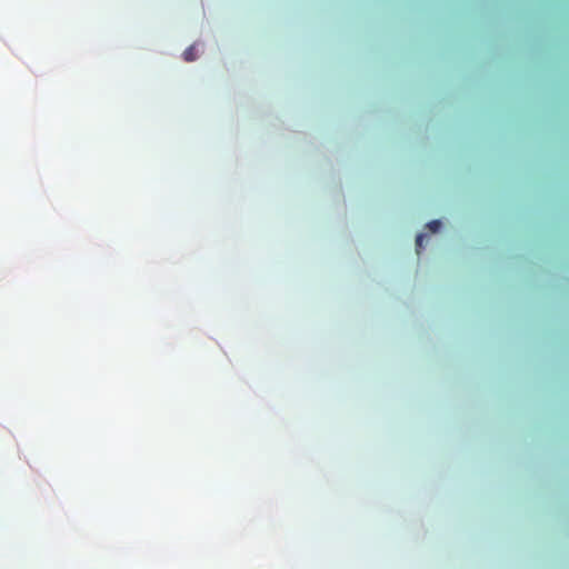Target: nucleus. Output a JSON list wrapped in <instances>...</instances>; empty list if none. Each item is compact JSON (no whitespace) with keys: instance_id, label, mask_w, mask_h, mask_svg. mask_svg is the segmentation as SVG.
I'll list each match as a JSON object with an SVG mask.
<instances>
[{"instance_id":"nucleus-2","label":"nucleus","mask_w":569,"mask_h":569,"mask_svg":"<svg viewBox=\"0 0 569 569\" xmlns=\"http://www.w3.org/2000/svg\"><path fill=\"white\" fill-rule=\"evenodd\" d=\"M441 227V222L439 220H432L427 224V228L432 232L436 233L439 231Z\"/></svg>"},{"instance_id":"nucleus-3","label":"nucleus","mask_w":569,"mask_h":569,"mask_svg":"<svg viewBox=\"0 0 569 569\" xmlns=\"http://www.w3.org/2000/svg\"><path fill=\"white\" fill-rule=\"evenodd\" d=\"M425 239V234L419 233L416 238V247H417V253L420 254V251L423 247L422 241Z\"/></svg>"},{"instance_id":"nucleus-1","label":"nucleus","mask_w":569,"mask_h":569,"mask_svg":"<svg viewBox=\"0 0 569 569\" xmlns=\"http://www.w3.org/2000/svg\"><path fill=\"white\" fill-rule=\"evenodd\" d=\"M183 59L187 61V62H191V61H194L197 59V50H196V47L194 46H190L189 48H187L183 52Z\"/></svg>"}]
</instances>
